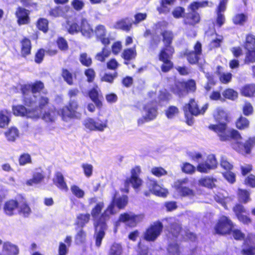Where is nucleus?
<instances>
[{"label":"nucleus","mask_w":255,"mask_h":255,"mask_svg":"<svg viewBox=\"0 0 255 255\" xmlns=\"http://www.w3.org/2000/svg\"><path fill=\"white\" fill-rule=\"evenodd\" d=\"M108 121H101L98 123L91 118L86 119L83 123L85 128L90 131H103L107 127Z\"/></svg>","instance_id":"2eb2a0df"},{"label":"nucleus","mask_w":255,"mask_h":255,"mask_svg":"<svg viewBox=\"0 0 255 255\" xmlns=\"http://www.w3.org/2000/svg\"><path fill=\"white\" fill-rule=\"evenodd\" d=\"M208 107V104H204L201 108L194 98L189 99L188 102L184 104L182 107L185 117L187 116H198L200 115H203Z\"/></svg>","instance_id":"0eeeda50"},{"label":"nucleus","mask_w":255,"mask_h":255,"mask_svg":"<svg viewBox=\"0 0 255 255\" xmlns=\"http://www.w3.org/2000/svg\"><path fill=\"white\" fill-rule=\"evenodd\" d=\"M223 96L226 99L235 100L238 98V93L232 89H225L222 93Z\"/></svg>","instance_id":"13d9d810"},{"label":"nucleus","mask_w":255,"mask_h":255,"mask_svg":"<svg viewBox=\"0 0 255 255\" xmlns=\"http://www.w3.org/2000/svg\"><path fill=\"white\" fill-rule=\"evenodd\" d=\"M228 1L229 0H219V2L216 8V25L219 28L221 27L226 23L224 12L226 10Z\"/></svg>","instance_id":"ddd939ff"},{"label":"nucleus","mask_w":255,"mask_h":255,"mask_svg":"<svg viewBox=\"0 0 255 255\" xmlns=\"http://www.w3.org/2000/svg\"><path fill=\"white\" fill-rule=\"evenodd\" d=\"M233 211L239 221L244 224L248 225L252 222V220L248 216L244 215L246 209L240 203H237L233 208Z\"/></svg>","instance_id":"6ab92c4d"},{"label":"nucleus","mask_w":255,"mask_h":255,"mask_svg":"<svg viewBox=\"0 0 255 255\" xmlns=\"http://www.w3.org/2000/svg\"><path fill=\"white\" fill-rule=\"evenodd\" d=\"M153 101L148 103L143 107V110L145 115L137 120L138 126H141L146 123L154 120L158 115V108L156 106H151Z\"/></svg>","instance_id":"9b49d317"},{"label":"nucleus","mask_w":255,"mask_h":255,"mask_svg":"<svg viewBox=\"0 0 255 255\" xmlns=\"http://www.w3.org/2000/svg\"><path fill=\"white\" fill-rule=\"evenodd\" d=\"M141 172V168L138 165L131 168L130 176L125 180L124 186H127L130 184L135 191H139L143 184L142 180L139 176Z\"/></svg>","instance_id":"9d476101"},{"label":"nucleus","mask_w":255,"mask_h":255,"mask_svg":"<svg viewBox=\"0 0 255 255\" xmlns=\"http://www.w3.org/2000/svg\"><path fill=\"white\" fill-rule=\"evenodd\" d=\"M104 207V203L103 202H100L97 203L96 205L92 208L91 214L94 219V222L99 218L102 209Z\"/></svg>","instance_id":"49530a36"},{"label":"nucleus","mask_w":255,"mask_h":255,"mask_svg":"<svg viewBox=\"0 0 255 255\" xmlns=\"http://www.w3.org/2000/svg\"><path fill=\"white\" fill-rule=\"evenodd\" d=\"M53 182L59 189L65 191H68V186L65 181L64 176L61 172H58L56 173Z\"/></svg>","instance_id":"c9c22d12"},{"label":"nucleus","mask_w":255,"mask_h":255,"mask_svg":"<svg viewBox=\"0 0 255 255\" xmlns=\"http://www.w3.org/2000/svg\"><path fill=\"white\" fill-rule=\"evenodd\" d=\"M50 104V99L45 95L39 96L38 99V106L31 109H28L27 117L32 119H38L41 118L43 111Z\"/></svg>","instance_id":"1a4fd4ad"},{"label":"nucleus","mask_w":255,"mask_h":255,"mask_svg":"<svg viewBox=\"0 0 255 255\" xmlns=\"http://www.w3.org/2000/svg\"><path fill=\"white\" fill-rule=\"evenodd\" d=\"M71 5L75 11H80L84 8L85 4L83 0H72Z\"/></svg>","instance_id":"338daca9"},{"label":"nucleus","mask_w":255,"mask_h":255,"mask_svg":"<svg viewBox=\"0 0 255 255\" xmlns=\"http://www.w3.org/2000/svg\"><path fill=\"white\" fill-rule=\"evenodd\" d=\"M118 193V191H115L112 197V199H114L116 206L119 209H123L128 204V198L126 195H123L117 198V196Z\"/></svg>","instance_id":"2f4dec72"},{"label":"nucleus","mask_w":255,"mask_h":255,"mask_svg":"<svg viewBox=\"0 0 255 255\" xmlns=\"http://www.w3.org/2000/svg\"><path fill=\"white\" fill-rule=\"evenodd\" d=\"M87 233L83 229H80L75 235V241L76 244H82L85 242Z\"/></svg>","instance_id":"6e6d98bb"},{"label":"nucleus","mask_w":255,"mask_h":255,"mask_svg":"<svg viewBox=\"0 0 255 255\" xmlns=\"http://www.w3.org/2000/svg\"><path fill=\"white\" fill-rule=\"evenodd\" d=\"M179 114L178 108L175 106H169L165 110V115L168 119H172Z\"/></svg>","instance_id":"864d4df0"},{"label":"nucleus","mask_w":255,"mask_h":255,"mask_svg":"<svg viewBox=\"0 0 255 255\" xmlns=\"http://www.w3.org/2000/svg\"><path fill=\"white\" fill-rule=\"evenodd\" d=\"M208 128L217 133L219 140L222 142L229 141L232 139L239 140L242 139L238 130L233 128L229 129L227 124L225 123L211 124Z\"/></svg>","instance_id":"20e7f679"},{"label":"nucleus","mask_w":255,"mask_h":255,"mask_svg":"<svg viewBox=\"0 0 255 255\" xmlns=\"http://www.w3.org/2000/svg\"><path fill=\"white\" fill-rule=\"evenodd\" d=\"M88 96L96 107L99 110L101 109L103 107V96L100 90H98L97 86L93 87L89 91Z\"/></svg>","instance_id":"412c9836"},{"label":"nucleus","mask_w":255,"mask_h":255,"mask_svg":"<svg viewBox=\"0 0 255 255\" xmlns=\"http://www.w3.org/2000/svg\"><path fill=\"white\" fill-rule=\"evenodd\" d=\"M217 180L215 178L209 176L201 178L198 181L200 185L209 188H213L215 186L214 183Z\"/></svg>","instance_id":"3c124183"},{"label":"nucleus","mask_w":255,"mask_h":255,"mask_svg":"<svg viewBox=\"0 0 255 255\" xmlns=\"http://www.w3.org/2000/svg\"><path fill=\"white\" fill-rule=\"evenodd\" d=\"M163 229V225L160 221L153 222L144 232V239L147 242H154L162 233Z\"/></svg>","instance_id":"f8f14e48"},{"label":"nucleus","mask_w":255,"mask_h":255,"mask_svg":"<svg viewBox=\"0 0 255 255\" xmlns=\"http://www.w3.org/2000/svg\"><path fill=\"white\" fill-rule=\"evenodd\" d=\"M248 16L247 14L240 13L236 14L232 18V21L235 25H243L247 21Z\"/></svg>","instance_id":"8fccbe9b"},{"label":"nucleus","mask_w":255,"mask_h":255,"mask_svg":"<svg viewBox=\"0 0 255 255\" xmlns=\"http://www.w3.org/2000/svg\"><path fill=\"white\" fill-rule=\"evenodd\" d=\"M20 91L21 93L22 102L27 107H31L35 103L30 93L34 95L41 92L44 95L47 94L44 83L40 80L20 85Z\"/></svg>","instance_id":"7ed1b4c3"},{"label":"nucleus","mask_w":255,"mask_h":255,"mask_svg":"<svg viewBox=\"0 0 255 255\" xmlns=\"http://www.w3.org/2000/svg\"><path fill=\"white\" fill-rule=\"evenodd\" d=\"M45 172L41 167L35 169L32 175V178L26 180L25 184L29 186L40 183L45 178Z\"/></svg>","instance_id":"5701e85b"},{"label":"nucleus","mask_w":255,"mask_h":255,"mask_svg":"<svg viewBox=\"0 0 255 255\" xmlns=\"http://www.w3.org/2000/svg\"><path fill=\"white\" fill-rule=\"evenodd\" d=\"M237 197L240 203L246 204L251 200L250 193L246 189L239 188L237 192Z\"/></svg>","instance_id":"4c0bfd02"},{"label":"nucleus","mask_w":255,"mask_h":255,"mask_svg":"<svg viewBox=\"0 0 255 255\" xmlns=\"http://www.w3.org/2000/svg\"><path fill=\"white\" fill-rule=\"evenodd\" d=\"M36 28L40 31L46 33L49 29V21L45 18H39L36 21Z\"/></svg>","instance_id":"a18cd8bd"},{"label":"nucleus","mask_w":255,"mask_h":255,"mask_svg":"<svg viewBox=\"0 0 255 255\" xmlns=\"http://www.w3.org/2000/svg\"><path fill=\"white\" fill-rule=\"evenodd\" d=\"M64 241V243H59L57 255H66L68 254V247H70L71 245L72 237L70 236H67Z\"/></svg>","instance_id":"f704fd0d"},{"label":"nucleus","mask_w":255,"mask_h":255,"mask_svg":"<svg viewBox=\"0 0 255 255\" xmlns=\"http://www.w3.org/2000/svg\"><path fill=\"white\" fill-rule=\"evenodd\" d=\"M185 183L184 180H178L174 184V189L181 197L193 198L195 196V193L188 187L184 186L183 184Z\"/></svg>","instance_id":"a211bd4d"},{"label":"nucleus","mask_w":255,"mask_h":255,"mask_svg":"<svg viewBox=\"0 0 255 255\" xmlns=\"http://www.w3.org/2000/svg\"><path fill=\"white\" fill-rule=\"evenodd\" d=\"M202 55V46L200 42L197 41L193 46V50L186 49L183 55L186 57L188 63L190 65H199L200 71L204 72V68L202 64H199L200 57Z\"/></svg>","instance_id":"39448f33"},{"label":"nucleus","mask_w":255,"mask_h":255,"mask_svg":"<svg viewBox=\"0 0 255 255\" xmlns=\"http://www.w3.org/2000/svg\"><path fill=\"white\" fill-rule=\"evenodd\" d=\"M78 108L77 100H70L66 105L58 109L59 116L65 122L76 119L77 118Z\"/></svg>","instance_id":"423d86ee"},{"label":"nucleus","mask_w":255,"mask_h":255,"mask_svg":"<svg viewBox=\"0 0 255 255\" xmlns=\"http://www.w3.org/2000/svg\"><path fill=\"white\" fill-rule=\"evenodd\" d=\"M142 219V217L140 215L129 214L126 212L120 215L119 221L125 223L127 227L133 228L136 227Z\"/></svg>","instance_id":"4468645a"},{"label":"nucleus","mask_w":255,"mask_h":255,"mask_svg":"<svg viewBox=\"0 0 255 255\" xmlns=\"http://www.w3.org/2000/svg\"><path fill=\"white\" fill-rule=\"evenodd\" d=\"M118 76V74L117 72H114L113 73H106L101 77L100 80L101 82L112 84Z\"/></svg>","instance_id":"4d7b16f0"},{"label":"nucleus","mask_w":255,"mask_h":255,"mask_svg":"<svg viewBox=\"0 0 255 255\" xmlns=\"http://www.w3.org/2000/svg\"><path fill=\"white\" fill-rule=\"evenodd\" d=\"M146 186L151 192L156 196L165 197L168 194L167 191H162L161 188L158 184L157 181L153 179H148L146 181Z\"/></svg>","instance_id":"4be33fe9"},{"label":"nucleus","mask_w":255,"mask_h":255,"mask_svg":"<svg viewBox=\"0 0 255 255\" xmlns=\"http://www.w3.org/2000/svg\"><path fill=\"white\" fill-rule=\"evenodd\" d=\"M209 1L205 0L202 1H194L190 3L189 7L192 11H196V10L201 7H206L208 6Z\"/></svg>","instance_id":"680f3d73"},{"label":"nucleus","mask_w":255,"mask_h":255,"mask_svg":"<svg viewBox=\"0 0 255 255\" xmlns=\"http://www.w3.org/2000/svg\"><path fill=\"white\" fill-rule=\"evenodd\" d=\"M111 51L108 50L106 46H104L99 52H98L95 56V58L98 61L102 63H104L106 61V58L109 57L111 54Z\"/></svg>","instance_id":"de8ad7c7"},{"label":"nucleus","mask_w":255,"mask_h":255,"mask_svg":"<svg viewBox=\"0 0 255 255\" xmlns=\"http://www.w3.org/2000/svg\"><path fill=\"white\" fill-rule=\"evenodd\" d=\"M184 89L186 90V95L189 93H193L197 89L196 81L192 79H188L187 81H183Z\"/></svg>","instance_id":"c03bdc74"},{"label":"nucleus","mask_w":255,"mask_h":255,"mask_svg":"<svg viewBox=\"0 0 255 255\" xmlns=\"http://www.w3.org/2000/svg\"><path fill=\"white\" fill-rule=\"evenodd\" d=\"M18 205V202L15 200L11 199L6 201L3 208L4 212L7 215L12 216Z\"/></svg>","instance_id":"72a5a7b5"},{"label":"nucleus","mask_w":255,"mask_h":255,"mask_svg":"<svg viewBox=\"0 0 255 255\" xmlns=\"http://www.w3.org/2000/svg\"><path fill=\"white\" fill-rule=\"evenodd\" d=\"M107 33L106 26L102 24L97 25L94 30L96 39L105 46H108L111 43V39L107 36Z\"/></svg>","instance_id":"f3484780"},{"label":"nucleus","mask_w":255,"mask_h":255,"mask_svg":"<svg viewBox=\"0 0 255 255\" xmlns=\"http://www.w3.org/2000/svg\"><path fill=\"white\" fill-rule=\"evenodd\" d=\"M31 212V209L26 202H24L20 205L18 210L19 214L22 215L24 217H27Z\"/></svg>","instance_id":"bf43d9fd"},{"label":"nucleus","mask_w":255,"mask_h":255,"mask_svg":"<svg viewBox=\"0 0 255 255\" xmlns=\"http://www.w3.org/2000/svg\"><path fill=\"white\" fill-rule=\"evenodd\" d=\"M25 105H16L12 106V111L14 115L22 117H27L28 109Z\"/></svg>","instance_id":"37998d69"},{"label":"nucleus","mask_w":255,"mask_h":255,"mask_svg":"<svg viewBox=\"0 0 255 255\" xmlns=\"http://www.w3.org/2000/svg\"><path fill=\"white\" fill-rule=\"evenodd\" d=\"M61 76L64 80L69 85H73L74 80L76 78V73H72L66 68L62 69Z\"/></svg>","instance_id":"ea45409f"},{"label":"nucleus","mask_w":255,"mask_h":255,"mask_svg":"<svg viewBox=\"0 0 255 255\" xmlns=\"http://www.w3.org/2000/svg\"><path fill=\"white\" fill-rule=\"evenodd\" d=\"M20 53L22 58H26L31 54L32 44L31 40L24 36L19 41Z\"/></svg>","instance_id":"aec40b11"},{"label":"nucleus","mask_w":255,"mask_h":255,"mask_svg":"<svg viewBox=\"0 0 255 255\" xmlns=\"http://www.w3.org/2000/svg\"><path fill=\"white\" fill-rule=\"evenodd\" d=\"M214 117L216 121L218 122V124L221 123H225L227 124L229 122V118L228 114L224 110L221 108H217L216 109Z\"/></svg>","instance_id":"e433bc0d"},{"label":"nucleus","mask_w":255,"mask_h":255,"mask_svg":"<svg viewBox=\"0 0 255 255\" xmlns=\"http://www.w3.org/2000/svg\"><path fill=\"white\" fill-rule=\"evenodd\" d=\"M122 247L121 245L114 243L110 247L108 255H121Z\"/></svg>","instance_id":"774afa93"},{"label":"nucleus","mask_w":255,"mask_h":255,"mask_svg":"<svg viewBox=\"0 0 255 255\" xmlns=\"http://www.w3.org/2000/svg\"><path fill=\"white\" fill-rule=\"evenodd\" d=\"M181 170L187 174H192L196 170V167L189 162H184L181 166Z\"/></svg>","instance_id":"0e129e2a"},{"label":"nucleus","mask_w":255,"mask_h":255,"mask_svg":"<svg viewBox=\"0 0 255 255\" xmlns=\"http://www.w3.org/2000/svg\"><path fill=\"white\" fill-rule=\"evenodd\" d=\"M136 56L135 46L125 49L121 54L122 58L124 60V63L127 65H129L131 61L134 60Z\"/></svg>","instance_id":"bb28decb"},{"label":"nucleus","mask_w":255,"mask_h":255,"mask_svg":"<svg viewBox=\"0 0 255 255\" xmlns=\"http://www.w3.org/2000/svg\"><path fill=\"white\" fill-rule=\"evenodd\" d=\"M232 228H234L233 222L229 217L223 215L218 219L214 227V234L220 236L229 235H231Z\"/></svg>","instance_id":"6e6552de"},{"label":"nucleus","mask_w":255,"mask_h":255,"mask_svg":"<svg viewBox=\"0 0 255 255\" xmlns=\"http://www.w3.org/2000/svg\"><path fill=\"white\" fill-rule=\"evenodd\" d=\"M90 220V214H79L77 216V221L75 225L81 228H83L89 222Z\"/></svg>","instance_id":"09e8293b"},{"label":"nucleus","mask_w":255,"mask_h":255,"mask_svg":"<svg viewBox=\"0 0 255 255\" xmlns=\"http://www.w3.org/2000/svg\"><path fill=\"white\" fill-rule=\"evenodd\" d=\"M170 91L179 98L186 96L183 81H177L170 87Z\"/></svg>","instance_id":"c756f323"},{"label":"nucleus","mask_w":255,"mask_h":255,"mask_svg":"<svg viewBox=\"0 0 255 255\" xmlns=\"http://www.w3.org/2000/svg\"><path fill=\"white\" fill-rule=\"evenodd\" d=\"M64 5L63 6H56L51 8L49 11V15L53 17H57L72 11L71 8L69 5H66V4Z\"/></svg>","instance_id":"c85d7f7f"},{"label":"nucleus","mask_w":255,"mask_h":255,"mask_svg":"<svg viewBox=\"0 0 255 255\" xmlns=\"http://www.w3.org/2000/svg\"><path fill=\"white\" fill-rule=\"evenodd\" d=\"M56 43L58 48L61 51H67L69 48L67 40L63 37H58L56 40Z\"/></svg>","instance_id":"052dcab7"},{"label":"nucleus","mask_w":255,"mask_h":255,"mask_svg":"<svg viewBox=\"0 0 255 255\" xmlns=\"http://www.w3.org/2000/svg\"><path fill=\"white\" fill-rule=\"evenodd\" d=\"M250 121L246 117L241 115L236 121L235 125L239 130H245L250 127Z\"/></svg>","instance_id":"79ce46f5"},{"label":"nucleus","mask_w":255,"mask_h":255,"mask_svg":"<svg viewBox=\"0 0 255 255\" xmlns=\"http://www.w3.org/2000/svg\"><path fill=\"white\" fill-rule=\"evenodd\" d=\"M2 250L9 255H17L19 253L17 247L9 242H5L3 243Z\"/></svg>","instance_id":"a19ab883"},{"label":"nucleus","mask_w":255,"mask_h":255,"mask_svg":"<svg viewBox=\"0 0 255 255\" xmlns=\"http://www.w3.org/2000/svg\"><path fill=\"white\" fill-rule=\"evenodd\" d=\"M59 116L58 109L55 107L49 108L42 113L41 118L46 122H54Z\"/></svg>","instance_id":"7c9ffc66"},{"label":"nucleus","mask_w":255,"mask_h":255,"mask_svg":"<svg viewBox=\"0 0 255 255\" xmlns=\"http://www.w3.org/2000/svg\"><path fill=\"white\" fill-rule=\"evenodd\" d=\"M79 61L83 66L87 67H90L93 63L92 58L86 52L80 54Z\"/></svg>","instance_id":"5fc2aeb1"},{"label":"nucleus","mask_w":255,"mask_h":255,"mask_svg":"<svg viewBox=\"0 0 255 255\" xmlns=\"http://www.w3.org/2000/svg\"><path fill=\"white\" fill-rule=\"evenodd\" d=\"M160 35L162 36L164 46L159 52L158 58L162 62L160 66L161 71L163 73H167L174 67L171 59L175 53L174 47L172 45L174 34L171 30H164L160 33Z\"/></svg>","instance_id":"f257e3e1"},{"label":"nucleus","mask_w":255,"mask_h":255,"mask_svg":"<svg viewBox=\"0 0 255 255\" xmlns=\"http://www.w3.org/2000/svg\"><path fill=\"white\" fill-rule=\"evenodd\" d=\"M133 24V21L131 18L126 17L117 20L114 25V28L128 32L132 28Z\"/></svg>","instance_id":"b1692460"},{"label":"nucleus","mask_w":255,"mask_h":255,"mask_svg":"<svg viewBox=\"0 0 255 255\" xmlns=\"http://www.w3.org/2000/svg\"><path fill=\"white\" fill-rule=\"evenodd\" d=\"M144 37L150 36L149 41V48L151 50L156 49L161 42L160 36L156 33H152L150 29H146L143 33Z\"/></svg>","instance_id":"a878e982"},{"label":"nucleus","mask_w":255,"mask_h":255,"mask_svg":"<svg viewBox=\"0 0 255 255\" xmlns=\"http://www.w3.org/2000/svg\"><path fill=\"white\" fill-rule=\"evenodd\" d=\"M80 32L83 36L90 38L94 34V30L87 18L83 17L80 23Z\"/></svg>","instance_id":"cd10ccee"},{"label":"nucleus","mask_w":255,"mask_h":255,"mask_svg":"<svg viewBox=\"0 0 255 255\" xmlns=\"http://www.w3.org/2000/svg\"><path fill=\"white\" fill-rule=\"evenodd\" d=\"M114 202V199H112L111 203L104 212L101 214L99 218L94 223V238L95 240V246L97 248L101 247L102 240L106 235V231L108 228L106 220L109 218V215H114L115 213L114 208L116 204Z\"/></svg>","instance_id":"f03ea898"},{"label":"nucleus","mask_w":255,"mask_h":255,"mask_svg":"<svg viewBox=\"0 0 255 255\" xmlns=\"http://www.w3.org/2000/svg\"><path fill=\"white\" fill-rule=\"evenodd\" d=\"M244 47L246 50H255V36L252 34H247Z\"/></svg>","instance_id":"603ef678"},{"label":"nucleus","mask_w":255,"mask_h":255,"mask_svg":"<svg viewBox=\"0 0 255 255\" xmlns=\"http://www.w3.org/2000/svg\"><path fill=\"white\" fill-rule=\"evenodd\" d=\"M200 21V14L197 11H191L183 15V22L184 25L194 26Z\"/></svg>","instance_id":"393cba45"},{"label":"nucleus","mask_w":255,"mask_h":255,"mask_svg":"<svg viewBox=\"0 0 255 255\" xmlns=\"http://www.w3.org/2000/svg\"><path fill=\"white\" fill-rule=\"evenodd\" d=\"M168 255H180V248L177 244H170L167 247Z\"/></svg>","instance_id":"e2e57ef3"},{"label":"nucleus","mask_w":255,"mask_h":255,"mask_svg":"<svg viewBox=\"0 0 255 255\" xmlns=\"http://www.w3.org/2000/svg\"><path fill=\"white\" fill-rule=\"evenodd\" d=\"M30 11L22 6H18L15 11L16 22L18 25H27L30 22Z\"/></svg>","instance_id":"dca6fc26"},{"label":"nucleus","mask_w":255,"mask_h":255,"mask_svg":"<svg viewBox=\"0 0 255 255\" xmlns=\"http://www.w3.org/2000/svg\"><path fill=\"white\" fill-rule=\"evenodd\" d=\"M84 75L87 78V81L90 83L94 81L96 74L93 68H89L85 70Z\"/></svg>","instance_id":"69168bd1"},{"label":"nucleus","mask_w":255,"mask_h":255,"mask_svg":"<svg viewBox=\"0 0 255 255\" xmlns=\"http://www.w3.org/2000/svg\"><path fill=\"white\" fill-rule=\"evenodd\" d=\"M11 114L7 110L4 109L0 111V128H4L9 124Z\"/></svg>","instance_id":"58836bf2"},{"label":"nucleus","mask_w":255,"mask_h":255,"mask_svg":"<svg viewBox=\"0 0 255 255\" xmlns=\"http://www.w3.org/2000/svg\"><path fill=\"white\" fill-rule=\"evenodd\" d=\"M4 135L8 142H13L18 138L19 131L16 127H11L4 132Z\"/></svg>","instance_id":"473e14b6"}]
</instances>
